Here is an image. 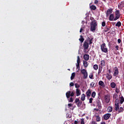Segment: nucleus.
Wrapping results in <instances>:
<instances>
[{"instance_id": "1", "label": "nucleus", "mask_w": 124, "mask_h": 124, "mask_svg": "<svg viewBox=\"0 0 124 124\" xmlns=\"http://www.w3.org/2000/svg\"><path fill=\"white\" fill-rule=\"evenodd\" d=\"M97 21L95 20H93L92 21L90 24V31H92V32H94L95 31V30L97 28Z\"/></svg>"}, {"instance_id": "2", "label": "nucleus", "mask_w": 124, "mask_h": 124, "mask_svg": "<svg viewBox=\"0 0 124 124\" xmlns=\"http://www.w3.org/2000/svg\"><path fill=\"white\" fill-rule=\"evenodd\" d=\"M101 50L103 53H108V48L106 47L105 43L103 44L101 46Z\"/></svg>"}, {"instance_id": "3", "label": "nucleus", "mask_w": 124, "mask_h": 124, "mask_svg": "<svg viewBox=\"0 0 124 124\" xmlns=\"http://www.w3.org/2000/svg\"><path fill=\"white\" fill-rule=\"evenodd\" d=\"M81 73L83 75L84 79H87L88 78V73L87 72V70L85 69H83L81 70Z\"/></svg>"}, {"instance_id": "4", "label": "nucleus", "mask_w": 124, "mask_h": 124, "mask_svg": "<svg viewBox=\"0 0 124 124\" xmlns=\"http://www.w3.org/2000/svg\"><path fill=\"white\" fill-rule=\"evenodd\" d=\"M83 47H84V53H87V49L89 48V43L87 41H85L83 44Z\"/></svg>"}, {"instance_id": "5", "label": "nucleus", "mask_w": 124, "mask_h": 124, "mask_svg": "<svg viewBox=\"0 0 124 124\" xmlns=\"http://www.w3.org/2000/svg\"><path fill=\"white\" fill-rule=\"evenodd\" d=\"M121 17V14H120V10H116L115 11V17L114 19V21H117Z\"/></svg>"}, {"instance_id": "6", "label": "nucleus", "mask_w": 124, "mask_h": 124, "mask_svg": "<svg viewBox=\"0 0 124 124\" xmlns=\"http://www.w3.org/2000/svg\"><path fill=\"white\" fill-rule=\"evenodd\" d=\"M93 36H90L87 38V40L85 41L88 42V43L89 42V44L91 45V44H93Z\"/></svg>"}, {"instance_id": "7", "label": "nucleus", "mask_w": 124, "mask_h": 124, "mask_svg": "<svg viewBox=\"0 0 124 124\" xmlns=\"http://www.w3.org/2000/svg\"><path fill=\"white\" fill-rule=\"evenodd\" d=\"M77 63H76V67L78 70H80V57L79 56L77 57Z\"/></svg>"}, {"instance_id": "8", "label": "nucleus", "mask_w": 124, "mask_h": 124, "mask_svg": "<svg viewBox=\"0 0 124 124\" xmlns=\"http://www.w3.org/2000/svg\"><path fill=\"white\" fill-rule=\"evenodd\" d=\"M74 95V93L73 92L71 93V92L70 91H68L66 93V96L67 98H68L70 96H73Z\"/></svg>"}, {"instance_id": "9", "label": "nucleus", "mask_w": 124, "mask_h": 124, "mask_svg": "<svg viewBox=\"0 0 124 124\" xmlns=\"http://www.w3.org/2000/svg\"><path fill=\"white\" fill-rule=\"evenodd\" d=\"M114 70V74L113 76H117V75H119V69H118V67H115L113 69Z\"/></svg>"}, {"instance_id": "10", "label": "nucleus", "mask_w": 124, "mask_h": 124, "mask_svg": "<svg viewBox=\"0 0 124 124\" xmlns=\"http://www.w3.org/2000/svg\"><path fill=\"white\" fill-rule=\"evenodd\" d=\"M111 117L110 113H107L104 115V120H108L109 118Z\"/></svg>"}, {"instance_id": "11", "label": "nucleus", "mask_w": 124, "mask_h": 124, "mask_svg": "<svg viewBox=\"0 0 124 124\" xmlns=\"http://www.w3.org/2000/svg\"><path fill=\"white\" fill-rule=\"evenodd\" d=\"M112 12H113V9H108L106 13L107 17H108V16H109V15H110V14H111V13H112Z\"/></svg>"}, {"instance_id": "12", "label": "nucleus", "mask_w": 124, "mask_h": 124, "mask_svg": "<svg viewBox=\"0 0 124 124\" xmlns=\"http://www.w3.org/2000/svg\"><path fill=\"white\" fill-rule=\"evenodd\" d=\"M86 94L88 97L91 96V94H92V92L91 91V90L88 89L86 93Z\"/></svg>"}, {"instance_id": "13", "label": "nucleus", "mask_w": 124, "mask_h": 124, "mask_svg": "<svg viewBox=\"0 0 124 124\" xmlns=\"http://www.w3.org/2000/svg\"><path fill=\"white\" fill-rule=\"evenodd\" d=\"M99 86H101L102 88H105V84L101 80L99 81Z\"/></svg>"}, {"instance_id": "14", "label": "nucleus", "mask_w": 124, "mask_h": 124, "mask_svg": "<svg viewBox=\"0 0 124 124\" xmlns=\"http://www.w3.org/2000/svg\"><path fill=\"white\" fill-rule=\"evenodd\" d=\"M97 107H98V109H101V108H102V106H101V103L100 102V101H97Z\"/></svg>"}, {"instance_id": "15", "label": "nucleus", "mask_w": 124, "mask_h": 124, "mask_svg": "<svg viewBox=\"0 0 124 124\" xmlns=\"http://www.w3.org/2000/svg\"><path fill=\"white\" fill-rule=\"evenodd\" d=\"M77 96H79L81 94V91L79 89H77L76 90Z\"/></svg>"}, {"instance_id": "16", "label": "nucleus", "mask_w": 124, "mask_h": 124, "mask_svg": "<svg viewBox=\"0 0 124 124\" xmlns=\"http://www.w3.org/2000/svg\"><path fill=\"white\" fill-rule=\"evenodd\" d=\"M84 59L85 61H89V59L90 58V56L88 54H85L83 56Z\"/></svg>"}, {"instance_id": "17", "label": "nucleus", "mask_w": 124, "mask_h": 124, "mask_svg": "<svg viewBox=\"0 0 124 124\" xmlns=\"http://www.w3.org/2000/svg\"><path fill=\"white\" fill-rule=\"evenodd\" d=\"M120 109V106L118 103H116L115 104V111H118Z\"/></svg>"}, {"instance_id": "18", "label": "nucleus", "mask_w": 124, "mask_h": 124, "mask_svg": "<svg viewBox=\"0 0 124 124\" xmlns=\"http://www.w3.org/2000/svg\"><path fill=\"white\" fill-rule=\"evenodd\" d=\"M105 100L107 103H109V102H110V98L108 96H106L105 97Z\"/></svg>"}, {"instance_id": "19", "label": "nucleus", "mask_w": 124, "mask_h": 124, "mask_svg": "<svg viewBox=\"0 0 124 124\" xmlns=\"http://www.w3.org/2000/svg\"><path fill=\"white\" fill-rule=\"evenodd\" d=\"M114 19H115L114 18V15L110 14L109 16V21H113Z\"/></svg>"}, {"instance_id": "20", "label": "nucleus", "mask_w": 124, "mask_h": 124, "mask_svg": "<svg viewBox=\"0 0 124 124\" xmlns=\"http://www.w3.org/2000/svg\"><path fill=\"white\" fill-rule=\"evenodd\" d=\"M105 61L102 60L100 63L101 66H102V67H103V66H105Z\"/></svg>"}, {"instance_id": "21", "label": "nucleus", "mask_w": 124, "mask_h": 124, "mask_svg": "<svg viewBox=\"0 0 124 124\" xmlns=\"http://www.w3.org/2000/svg\"><path fill=\"white\" fill-rule=\"evenodd\" d=\"M95 117L96 118V121H97V122H100L101 119L99 115H95Z\"/></svg>"}, {"instance_id": "22", "label": "nucleus", "mask_w": 124, "mask_h": 124, "mask_svg": "<svg viewBox=\"0 0 124 124\" xmlns=\"http://www.w3.org/2000/svg\"><path fill=\"white\" fill-rule=\"evenodd\" d=\"M112 75L109 74H107V78L108 80H111V79H112Z\"/></svg>"}, {"instance_id": "23", "label": "nucleus", "mask_w": 124, "mask_h": 124, "mask_svg": "<svg viewBox=\"0 0 124 124\" xmlns=\"http://www.w3.org/2000/svg\"><path fill=\"white\" fill-rule=\"evenodd\" d=\"M113 111V108L111 107H108V113H111Z\"/></svg>"}, {"instance_id": "24", "label": "nucleus", "mask_w": 124, "mask_h": 124, "mask_svg": "<svg viewBox=\"0 0 124 124\" xmlns=\"http://www.w3.org/2000/svg\"><path fill=\"white\" fill-rule=\"evenodd\" d=\"M80 38L79 39V40L81 42V43H83V42H84V40H85V39L83 38V36H82V35H80Z\"/></svg>"}, {"instance_id": "25", "label": "nucleus", "mask_w": 124, "mask_h": 124, "mask_svg": "<svg viewBox=\"0 0 124 124\" xmlns=\"http://www.w3.org/2000/svg\"><path fill=\"white\" fill-rule=\"evenodd\" d=\"M83 66H84V67H88V62L86 61H83Z\"/></svg>"}, {"instance_id": "26", "label": "nucleus", "mask_w": 124, "mask_h": 124, "mask_svg": "<svg viewBox=\"0 0 124 124\" xmlns=\"http://www.w3.org/2000/svg\"><path fill=\"white\" fill-rule=\"evenodd\" d=\"M120 103H121V104H123V103H124V96L120 97Z\"/></svg>"}, {"instance_id": "27", "label": "nucleus", "mask_w": 124, "mask_h": 124, "mask_svg": "<svg viewBox=\"0 0 124 124\" xmlns=\"http://www.w3.org/2000/svg\"><path fill=\"white\" fill-rule=\"evenodd\" d=\"M118 111V113H123V112H124V108L122 107H120Z\"/></svg>"}, {"instance_id": "28", "label": "nucleus", "mask_w": 124, "mask_h": 124, "mask_svg": "<svg viewBox=\"0 0 124 124\" xmlns=\"http://www.w3.org/2000/svg\"><path fill=\"white\" fill-rule=\"evenodd\" d=\"M85 98H86V97L85 96V94L83 93L81 95V99L82 101H84V100H85Z\"/></svg>"}, {"instance_id": "29", "label": "nucleus", "mask_w": 124, "mask_h": 124, "mask_svg": "<svg viewBox=\"0 0 124 124\" xmlns=\"http://www.w3.org/2000/svg\"><path fill=\"white\" fill-rule=\"evenodd\" d=\"M115 26L116 27H120L121 26H122V23H121L120 21L117 22V23L116 24Z\"/></svg>"}, {"instance_id": "30", "label": "nucleus", "mask_w": 124, "mask_h": 124, "mask_svg": "<svg viewBox=\"0 0 124 124\" xmlns=\"http://www.w3.org/2000/svg\"><path fill=\"white\" fill-rule=\"evenodd\" d=\"M110 86H111V87L113 89H114V88H115L116 87V83H115L114 82H112L111 84H110Z\"/></svg>"}, {"instance_id": "31", "label": "nucleus", "mask_w": 124, "mask_h": 124, "mask_svg": "<svg viewBox=\"0 0 124 124\" xmlns=\"http://www.w3.org/2000/svg\"><path fill=\"white\" fill-rule=\"evenodd\" d=\"M102 66H100L99 67L98 74H100V73H101V71H102Z\"/></svg>"}, {"instance_id": "32", "label": "nucleus", "mask_w": 124, "mask_h": 124, "mask_svg": "<svg viewBox=\"0 0 124 124\" xmlns=\"http://www.w3.org/2000/svg\"><path fill=\"white\" fill-rule=\"evenodd\" d=\"M74 77H75V73H73L71 76V80H73Z\"/></svg>"}, {"instance_id": "33", "label": "nucleus", "mask_w": 124, "mask_h": 124, "mask_svg": "<svg viewBox=\"0 0 124 124\" xmlns=\"http://www.w3.org/2000/svg\"><path fill=\"white\" fill-rule=\"evenodd\" d=\"M90 8H91L93 10H95L96 9V7L94 5L90 6Z\"/></svg>"}, {"instance_id": "34", "label": "nucleus", "mask_w": 124, "mask_h": 124, "mask_svg": "<svg viewBox=\"0 0 124 124\" xmlns=\"http://www.w3.org/2000/svg\"><path fill=\"white\" fill-rule=\"evenodd\" d=\"M93 69L95 70H97V69H98V66L97 65V64H94L93 65Z\"/></svg>"}, {"instance_id": "35", "label": "nucleus", "mask_w": 124, "mask_h": 124, "mask_svg": "<svg viewBox=\"0 0 124 124\" xmlns=\"http://www.w3.org/2000/svg\"><path fill=\"white\" fill-rule=\"evenodd\" d=\"M82 103H83V102H82L81 101H79L77 104L78 107H80V106L82 105Z\"/></svg>"}, {"instance_id": "36", "label": "nucleus", "mask_w": 124, "mask_h": 124, "mask_svg": "<svg viewBox=\"0 0 124 124\" xmlns=\"http://www.w3.org/2000/svg\"><path fill=\"white\" fill-rule=\"evenodd\" d=\"M113 98L117 99L118 98V94L117 93H114L113 96Z\"/></svg>"}, {"instance_id": "37", "label": "nucleus", "mask_w": 124, "mask_h": 124, "mask_svg": "<svg viewBox=\"0 0 124 124\" xmlns=\"http://www.w3.org/2000/svg\"><path fill=\"white\" fill-rule=\"evenodd\" d=\"M95 84V83L92 82L91 84H90V86L91 88H93V87H94V85Z\"/></svg>"}, {"instance_id": "38", "label": "nucleus", "mask_w": 124, "mask_h": 124, "mask_svg": "<svg viewBox=\"0 0 124 124\" xmlns=\"http://www.w3.org/2000/svg\"><path fill=\"white\" fill-rule=\"evenodd\" d=\"M75 88H76V89H78V88H80V85H79L78 83H75Z\"/></svg>"}, {"instance_id": "39", "label": "nucleus", "mask_w": 124, "mask_h": 124, "mask_svg": "<svg viewBox=\"0 0 124 124\" xmlns=\"http://www.w3.org/2000/svg\"><path fill=\"white\" fill-rule=\"evenodd\" d=\"M95 94H96V93H95V92H93L92 93V97H95Z\"/></svg>"}, {"instance_id": "40", "label": "nucleus", "mask_w": 124, "mask_h": 124, "mask_svg": "<svg viewBox=\"0 0 124 124\" xmlns=\"http://www.w3.org/2000/svg\"><path fill=\"white\" fill-rule=\"evenodd\" d=\"M115 93H120V90H119V89H118V88H116Z\"/></svg>"}, {"instance_id": "41", "label": "nucleus", "mask_w": 124, "mask_h": 124, "mask_svg": "<svg viewBox=\"0 0 124 124\" xmlns=\"http://www.w3.org/2000/svg\"><path fill=\"white\" fill-rule=\"evenodd\" d=\"M93 98H90L89 99V103H93Z\"/></svg>"}, {"instance_id": "42", "label": "nucleus", "mask_w": 124, "mask_h": 124, "mask_svg": "<svg viewBox=\"0 0 124 124\" xmlns=\"http://www.w3.org/2000/svg\"><path fill=\"white\" fill-rule=\"evenodd\" d=\"M106 25V23H105V21H103L102 23V26L105 27V25Z\"/></svg>"}, {"instance_id": "43", "label": "nucleus", "mask_w": 124, "mask_h": 124, "mask_svg": "<svg viewBox=\"0 0 124 124\" xmlns=\"http://www.w3.org/2000/svg\"><path fill=\"white\" fill-rule=\"evenodd\" d=\"M69 102H73V99L72 97H71L70 99L69 100Z\"/></svg>"}, {"instance_id": "44", "label": "nucleus", "mask_w": 124, "mask_h": 124, "mask_svg": "<svg viewBox=\"0 0 124 124\" xmlns=\"http://www.w3.org/2000/svg\"><path fill=\"white\" fill-rule=\"evenodd\" d=\"M85 124V123H84V119L83 118L81 119V124Z\"/></svg>"}, {"instance_id": "45", "label": "nucleus", "mask_w": 124, "mask_h": 124, "mask_svg": "<svg viewBox=\"0 0 124 124\" xmlns=\"http://www.w3.org/2000/svg\"><path fill=\"white\" fill-rule=\"evenodd\" d=\"M93 74H91L89 75V78H90V79H93Z\"/></svg>"}, {"instance_id": "46", "label": "nucleus", "mask_w": 124, "mask_h": 124, "mask_svg": "<svg viewBox=\"0 0 124 124\" xmlns=\"http://www.w3.org/2000/svg\"><path fill=\"white\" fill-rule=\"evenodd\" d=\"M73 86H74V83H73V82H71L70 83V87H73Z\"/></svg>"}, {"instance_id": "47", "label": "nucleus", "mask_w": 124, "mask_h": 124, "mask_svg": "<svg viewBox=\"0 0 124 124\" xmlns=\"http://www.w3.org/2000/svg\"><path fill=\"white\" fill-rule=\"evenodd\" d=\"M80 101V100H79V99H75V102L76 103H77L78 102H79Z\"/></svg>"}, {"instance_id": "48", "label": "nucleus", "mask_w": 124, "mask_h": 124, "mask_svg": "<svg viewBox=\"0 0 124 124\" xmlns=\"http://www.w3.org/2000/svg\"><path fill=\"white\" fill-rule=\"evenodd\" d=\"M94 3L95 4H97V3H98V0H95L94 1Z\"/></svg>"}, {"instance_id": "49", "label": "nucleus", "mask_w": 124, "mask_h": 124, "mask_svg": "<svg viewBox=\"0 0 124 124\" xmlns=\"http://www.w3.org/2000/svg\"><path fill=\"white\" fill-rule=\"evenodd\" d=\"M115 49L117 50H119V46H116Z\"/></svg>"}, {"instance_id": "50", "label": "nucleus", "mask_w": 124, "mask_h": 124, "mask_svg": "<svg viewBox=\"0 0 124 124\" xmlns=\"http://www.w3.org/2000/svg\"><path fill=\"white\" fill-rule=\"evenodd\" d=\"M118 43H121V42H122V41L121 40V39H118Z\"/></svg>"}, {"instance_id": "51", "label": "nucleus", "mask_w": 124, "mask_h": 124, "mask_svg": "<svg viewBox=\"0 0 124 124\" xmlns=\"http://www.w3.org/2000/svg\"><path fill=\"white\" fill-rule=\"evenodd\" d=\"M93 110L94 111H99V109H98V108H94Z\"/></svg>"}, {"instance_id": "52", "label": "nucleus", "mask_w": 124, "mask_h": 124, "mask_svg": "<svg viewBox=\"0 0 124 124\" xmlns=\"http://www.w3.org/2000/svg\"><path fill=\"white\" fill-rule=\"evenodd\" d=\"M68 106H69V107H72V104H68Z\"/></svg>"}, {"instance_id": "53", "label": "nucleus", "mask_w": 124, "mask_h": 124, "mask_svg": "<svg viewBox=\"0 0 124 124\" xmlns=\"http://www.w3.org/2000/svg\"><path fill=\"white\" fill-rule=\"evenodd\" d=\"M83 30V29L82 28L80 29L79 32H82V31Z\"/></svg>"}, {"instance_id": "54", "label": "nucleus", "mask_w": 124, "mask_h": 124, "mask_svg": "<svg viewBox=\"0 0 124 124\" xmlns=\"http://www.w3.org/2000/svg\"><path fill=\"white\" fill-rule=\"evenodd\" d=\"M108 73H109V74L111 73V70L110 69L108 70Z\"/></svg>"}, {"instance_id": "55", "label": "nucleus", "mask_w": 124, "mask_h": 124, "mask_svg": "<svg viewBox=\"0 0 124 124\" xmlns=\"http://www.w3.org/2000/svg\"><path fill=\"white\" fill-rule=\"evenodd\" d=\"M109 31V29H108V30H105V31L106 32H107V31Z\"/></svg>"}, {"instance_id": "56", "label": "nucleus", "mask_w": 124, "mask_h": 124, "mask_svg": "<svg viewBox=\"0 0 124 124\" xmlns=\"http://www.w3.org/2000/svg\"><path fill=\"white\" fill-rule=\"evenodd\" d=\"M68 70H70V69H68Z\"/></svg>"}]
</instances>
